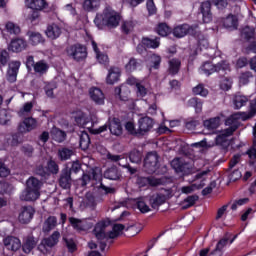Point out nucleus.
I'll list each match as a JSON object with an SVG mask.
<instances>
[{"mask_svg": "<svg viewBox=\"0 0 256 256\" xmlns=\"http://www.w3.org/2000/svg\"><path fill=\"white\" fill-rule=\"evenodd\" d=\"M121 21V14L115 11L111 6H106L103 13L97 14L94 23L99 27L106 25L107 27H118Z\"/></svg>", "mask_w": 256, "mask_h": 256, "instance_id": "f257e3e1", "label": "nucleus"}, {"mask_svg": "<svg viewBox=\"0 0 256 256\" xmlns=\"http://www.w3.org/2000/svg\"><path fill=\"white\" fill-rule=\"evenodd\" d=\"M107 227H109V221H100L96 224L94 228V235L98 241H103V239H115V237H119V233L125 229V225L115 224L112 231L107 234L105 233V229H107Z\"/></svg>", "mask_w": 256, "mask_h": 256, "instance_id": "f03ea898", "label": "nucleus"}, {"mask_svg": "<svg viewBox=\"0 0 256 256\" xmlns=\"http://www.w3.org/2000/svg\"><path fill=\"white\" fill-rule=\"evenodd\" d=\"M61 238V233L59 231H54L52 235L48 238H44L41 243L38 245V251L43 253V255H47V253H51V250L57 243H59V239Z\"/></svg>", "mask_w": 256, "mask_h": 256, "instance_id": "7ed1b4c3", "label": "nucleus"}, {"mask_svg": "<svg viewBox=\"0 0 256 256\" xmlns=\"http://www.w3.org/2000/svg\"><path fill=\"white\" fill-rule=\"evenodd\" d=\"M201 33L199 30L198 24H182L179 26H176L173 30L174 37H178L181 39V37H185V35H192L193 37H197Z\"/></svg>", "mask_w": 256, "mask_h": 256, "instance_id": "20e7f679", "label": "nucleus"}, {"mask_svg": "<svg viewBox=\"0 0 256 256\" xmlns=\"http://www.w3.org/2000/svg\"><path fill=\"white\" fill-rule=\"evenodd\" d=\"M66 53L68 57H72L74 61H83V59H87V48L81 44L69 46L66 49Z\"/></svg>", "mask_w": 256, "mask_h": 256, "instance_id": "39448f33", "label": "nucleus"}, {"mask_svg": "<svg viewBox=\"0 0 256 256\" xmlns=\"http://www.w3.org/2000/svg\"><path fill=\"white\" fill-rule=\"evenodd\" d=\"M173 197L171 190H162L161 192L154 194L150 197L149 203L153 209L161 207L168 199Z\"/></svg>", "mask_w": 256, "mask_h": 256, "instance_id": "423d86ee", "label": "nucleus"}, {"mask_svg": "<svg viewBox=\"0 0 256 256\" xmlns=\"http://www.w3.org/2000/svg\"><path fill=\"white\" fill-rule=\"evenodd\" d=\"M35 217V208L32 206H22L18 212V223L21 225H29Z\"/></svg>", "mask_w": 256, "mask_h": 256, "instance_id": "0eeeda50", "label": "nucleus"}, {"mask_svg": "<svg viewBox=\"0 0 256 256\" xmlns=\"http://www.w3.org/2000/svg\"><path fill=\"white\" fill-rule=\"evenodd\" d=\"M159 163V156L157 152H149L144 160V169L146 173H155Z\"/></svg>", "mask_w": 256, "mask_h": 256, "instance_id": "6e6552de", "label": "nucleus"}, {"mask_svg": "<svg viewBox=\"0 0 256 256\" xmlns=\"http://www.w3.org/2000/svg\"><path fill=\"white\" fill-rule=\"evenodd\" d=\"M107 159H109V161H113V163H118V165L121 167H125L128 169L129 173H131V175L137 173V169L131 168V166L127 164V158H125L123 155L108 154Z\"/></svg>", "mask_w": 256, "mask_h": 256, "instance_id": "1a4fd4ad", "label": "nucleus"}, {"mask_svg": "<svg viewBox=\"0 0 256 256\" xmlns=\"http://www.w3.org/2000/svg\"><path fill=\"white\" fill-rule=\"evenodd\" d=\"M153 125H155V122L150 117H142L138 121V133L140 135H145V133H149L153 129Z\"/></svg>", "mask_w": 256, "mask_h": 256, "instance_id": "9d476101", "label": "nucleus"}, {"mask_svg": "<svg viewBox=\"0 0 256 256\" xmlns=\"http://www.w3.org/2000/svg\"><path fill=\"white\" fill-rule=\"evenodd\" d=\"M3 243L8 251H19L21 249V240L15 236H7L3 239Z\"/></svg>", "mask_w": 256, "mask_h": 256, "instance_id": "9b49d317", "label": "nucleus"}, {"mask_svg": "<svg viewBox=\"0 0 256 256\" xmlns=\"http://www.w3.org/2000/svg\"><path fill=\"white\" fill-rule=\"evenodd\" d=\"M37 128V120L35 118H26L18 126V131L20 133H29L33 129Z\"/></svg>", "mask_w": 256, "mask_h": 256, "instance_id": "f8f14e48", "label": "nucleus"}, {"mask_svg": "<svg viewBox=\"0 0 256 256\" xmlns=\"http://www.w3.org/2000/svg\"><path fill=\"white\" fill-rule=\"evenodd\" d=\"M69 223L76 229V231H87V229H91V223L87 222L85 219H77L74 217L69 218Z\"/></svg>", "mask_w": 256, "mask_h": 256, "instance_id": "ddd939ff", "label": "nucleus"}, {"mask_svg": "<svg viewBox=\"0 0 256 256\" xmlns=\"http://www.w3.org/2000/svg\"><path fill=\"white\" fill-rule=\"evenodd\" d=\"M58 225L57 216H48L42 222V231L44 233H51Z\"/></svg>", "mask_w": 256, "mask_h": 256, "instance_id": "4468645a", "label": "nucleus"}, {"mask_svg": "<svg viewBox=\"0 0 256 256\" xmlns=\"http://www.w3.org/2000/svg\"><path fill=\"white\" fill-rule=\"evenodd\" d=\"M90 99L96 103V105H103L105 103V94L99 88H91L89 90Z\"/></svg>", "mask_w": 256, "mask_h": 256, "instance_id": "2eb2a0df", "label": "nucleus"}, {"mask_svg": "<svg viewBox=\"0 0 256 256\" xmlns=\"http://www.w3.org/2000/svg\"><path fill=\"white\" fill-rule=\"evenodd\" d=\"M71 170L64 169L60 175L59 185L62 189H71Z\"/></svg>", "mask_w": 256, "mask_h": 256, "instance_id": "dca6fc26", "label": "nucleus"}, {"mask_svg": "<svg viewBox=\"0 0 256 256\" xmlns=\"http://www.w3.org/2000/svg\"><path fill=\"white\" fill-rule=\"evenodd\" d=\"M41 196V192L37 190H31L26 188L20 194L21 201H37V199Z\"/></svg>", "mask_w": 256, "mask_h": 256, "instance_id": "f3484780", "label": "nucleus"}, {"mask_svg": "<svg viewBox=\"0 0 256 256\" xmlns=\"http://www.w3.org/2000/svg\"><path fill=\"white\" fill-rule=\"evenodd\" d=\"M211 5H213V2L209 0L201 4V13L205 23H211V19H213V15L211 14Z\"/></svg>", "mask_w": 256, "mask_h": 256, "instance_id": "a211bd4d", "label": "nucleus"}, {"mask_svg": "<svg viewBox=\"0 0 256 256\" xmlns=\"http://www.w3.org/2000/svg\"><path fill=\"white\" fill-rule=\"evenodd\" d=\"M26 48H27V42H25L22 38H17L12 40L9 45V50L13 51L14 53H19Z\"/></svg>", "mask_w": 256, "mask_h": 256, "instance_id": "6ab92c4d", "label": "nucleus"}, {"mask_svg": "<svg viewBox=\"0 0 256 256\" xmlns=\"http://www.w3.org/2000/svg\"><path fill=\"white\" fill-rule=\"evenodd\" d=\"M61 27L57 24H50L48 25L45 34L49 39H58L61 36Z\"/></svg>", "mask_w": 256, "mask_h": 256, "instance_id": "aec40b11", "label": "nucleus"}, {"mask_svg": "<svg viewBox=\"0 0 256 256\" xmlns=\"http://www.w3.org/2000/svg\"><path fill=\"white\" fill-rule=\"evenodd\" d=\"M37 247V239H35L33 236H27L24 239L23 245H22V251L24 253L29 254L33 249Z\"/></svg>", "mask_w": 256, "mask_h": 256, "instance_id": "412c9836", "label": "nucleus"}, {"mask_svg": "<svg viewBox=\"0 0 256 256\" xmlns=\"http://www.w3.org/2000/svg\"><path fill=\"white\" fill-rule=\"evenodd\" d=\"M119 77H121V71L119 68L112 67L108 71L106 81L109 85H114V83L119 81Z\"/></svg>", "mask_w": 256, "mask_h": 256, "instance_id": "4be33fe9", "label": "nucleus"}, {"mask_svg": "<svg viewBox=\"0 0 256 256\" xmlns=\"http://www.w3.org/2000/svg\"><path fill=\"white\" fill-rule=\"evenodd\" d=\"M109 130L110 133L116 137H121V135H123V126H121L119 119H113L110 122Z\"/></svg>", "mask_w": 256, "mask_h": 256, "instance_id": "5701e85b", "label": "nucleus"}, {"mask_svg": "<svg viewBox=\"0 0 256 256\" xmlns=\"http://www.w3.org/2000/svg\"><path fill=\"white\" fill-rule=\"evenodd\" d=\"M181 69V60L178 58H172L168 62V73L170 75H177Z\"/></svg>", "mask_w": 256, "mask_h": 256, "instance_id": "b1692460", "label": "nucleus"}, {"mask_svg": "<svg viewBox=\"0 0 256 256\" xmlns=\"http://www.w3.org/2000/svg\"><path fill=\"white\" fill-rule=\"evenodd\" d=\"M27 5L34 11H43L47 7V2L45 0H27Z\"/></svg>", "mask_w": 256, "mask_h": 256, "instance_id": "393cba45", "label": "nucleus"}, {"mask_svg": "<svg viewBox=\"0 0 256 256\" xmlns=\"http://www.w3.org/2000/svg\"><path fill=\"white\" fill-rule=\"evenodd\" d=\"M33 69L34 73L37 75H45L49 71V63H47L45 60H40L36 62Z\"/></svg>", "mask_w": 256, "mask_h": 256, "instance_id": "a878e982", "label": "nucleus"}, {"mask_svg": "<svg viewBox=\"0 0 256 256\" xmlns=\"http://www.w3.org/2000/svg\"><path fill=\"white\" fill-rule=\"evenodd\" d=\"M75 121L77 123V125H79L80 127H83L84 129H90L91 126V122L89 121V118H87V115H85V113L80 112L78 113V115L75 117Z\"/></svg>", "mask_w": 256, "mask_h": 256, "instance_id": "bb28decb", "label": "nucleus"}, {"mask_svg": "<svg viewBox=\"0 0 256 256\" xmlns=\"http://www.w3.org/2000/svg\"><path fill=\"white\" fill-rule=\"evenodd\" d=\"M51 137L54 139V141H57V143H63L67 137V134L65 131H62L57 127H53L51 130Z\"/></svg>", "mask_w": 256, "mask_h": 256, "instance_id": "cd10ccee", "label": "nucleus"}, {"mask_svg": "<svg viewBox=\"0 0 256 256\" xmlns=\"http://www.w3.org/2000/svg\"><path fill=\"white\" fill-rule=\"evenodd\" d=\"M227 243H229V236L226 235L217 243L215 250L212 251L209 254V256H212V255L221 256V252L223 251Z\"/></svg>", "mask_w": 256, "mask_h": 256, "instance_id": "c85d7f7f", "label": "nucleus"}, {"mask_svg": "<svg viewBox=\"0 0 256 256\" xmlns=\"http://www.w3.org/2000/svg\"><path fill=\"white\" fill-rule=\"evenodd\" d=\"M41 181L35 177H30L26 181V189H30L32 191H40L41 190Z\"/></svg>", "mask_w": 256, "mask_h": 256, "instance_id": "c756f323", "label": "nucleus"}, {"mask_svg": "<svg viewBox=\"0 0 256 256\" xmlns=\"http://www.w3.org/2000/svg\"><path fill=\"white\" fill-rule=\"evenodd\" d=\"M101 5V0H84L83 9L84 11H95V9H99Z\"/></svg>", "mask_w": 256, "mask_h": 256, "instance_id": "7c9ffc66", "label": "nucleus"}, {"mask_svg": "<svg viewBox=\"0 0 256 256\" xmlns=\"http://www.w3.org/2000/svg\"><path fill=\"white\" fill-rule=\"evenodd\" d=\"M104 177L111 181H117V179H120L121 173L116 167H112L104 172Z\"/></svg>", "mask_w": 256, "mask_h": 256, "instance_id": "2f4dec72", "label": "nucleus"}, {"mask_svg": "<svg viewBox=\"0 0 256 256\" xmlns=\"http://www.w3.org/2000/svg\"><path fill=\"white\" fill-rule=\"evenodd\" d=\"M141 67V61L135 59V58H130L128 63L125 65V70L127 73H133V71H137Z\"/></svg>", "mask_w": 256, "mask_h": 256, "instance_id": "473e14b6", "label": "nucleus"}, {"mask_svg": "<svg viewBox=\"0 0 256 256\" xmlns=\"http://www.w3.org/2000/svg\"><path fill=\"white\" fill-rule=\"evenodd\" d=\"M221 125V117L217 116L204 121V127L206 129H217Z\"/></svg>", "mask_w": 256, "mask_h": 256, "instance_id": "72a5a7b5", "label": "nucleus"}, {"mask_svg": "<svg viewBox=\"0 0 256 256\" xmlns=\"http://www.w3.org/2000/svg\"><path fill=\"white\" fill-rule=\"evenodd\" d=\"M204 187H205V182L201 181L199 184L195 183L190 186H183L181 188V192L186 195H189V193H193V191H195L197 189H203Z\"/></svg>", "mask_w": 256, "mask_h": 256, "instance_id": "f704fd0d", "label": "nucleus"}, {"mask_svg": "<svg viewBox=\"0 0 256 256\" xmlns=\"http://www.w3.org/2000/svg\"><path fill=\"white\" fill-rule=\"evenodd\" d=\"M219 70L220 68H217V66H214L211 62H205L200 68V71L204 73V75H211V73H215Z\"/></svg>", "mask_w": 256, "mask_h": 256, "instance_id": "c9c22d12", "label": "nucleus"}, {"mask_svg": "<svg viewBox=\"0 0 256 256\" xmlns=\"http://www.w3.org/2000/svg\"><path fill=\"white\" fill-rule=\"evenodd\" d=\"M142 45H144V47H147V49H157L159 45H161V43L159 42V38H143Z\"/></svg>", "mask_w": 256, "mask_h": 256, "instance_id": "e433bc0d", "label": "nucleus"}, {"mask_svg": "<svg viewBox=\"0 0 256 256\" xmlns=\"http://www.w3.org/2000/svg\"><path fill=\"white\" fill-rule=\"evenodd\" d=\"M91 145V138L87 132H82L80 135V147L83 151H87Z\"/></svg>", "mask_w": 256, "mask_h": 256, "instance_id": "4c0bfd02", "label": "nucleus"}, {"mask_svg": "<svg viewBox=\"0 0 256 256\" xmlns=\"http://www.w3.org/2000/svg\"><path fill=\"white\" fill-rule=\"evenodd\" d=\"M187 164L183 163V160L180 158H175L171 161V167L175 169L178 173H183L185 171V166Z\"/></svg>", "mask_w": 256, "mask_h": 256, "instance_id": "58836bf2", "label": "nucleus"}, {"mask_svg": "<svg viewBox=\"0 0 256 256\" xmlns=\"http://www.w3.org/2000/svg\"><path fill=\"white\" fill-rule=\"evenodd\" d=\"M226 29H237V17L229 15L224 19Z\"/></svg>", "mask_w": 256, "mask_h": 256, "instance_id": "ea45409f", "label": "nucleus"}, {"mask_svg": "<svg viewBox=\"0 0 256 256\" xmlns=\"http://www.w3.org/2000/svg\"><path fill=\"white\" fill-rule=\"evenodd\" d=\"M11 112L6 109L0 110V125H9L11 123Z\"/></svg>", "mask_w": 256, "mask_h": 256, "instance_id": "a19ab883", "label": "nucleus"}, {"mask_svg": "<svg viewBox=\"0 0 256 256\" xmlns=\"http://www.w3.org/2000/svg\"><path fill=\"white\" fill-rule=\"evenodd\" d=\"M5 27L10 35H19V33H21V28L13 22H7Z\"/></svg>", "mask_w": 256, "mask_h": 256, "instance_id": "79ce46f5", "label": "nucleus"}, {"mask_svg": "<svg viewBox=\"0 0 256 256\" xmlns=\"http://www.w3.org/2000/svg\"><path fill=\"white\" fill-rule=\"evenodd\" d=\"M248 101H249V98H247V96L237 95L234 98V105L237 109H241V107H244V105H247Z\"/></svg>", "mask_w": 256, "mask_h": 256, "instance_id": "37998d69", "label": "nucleus"}, {"mask_svg": "<svg viewBox=\"0 0 256 256\" xmlns=\"http://www.w3.org/2000/svg\"><path fill=\"white\" fill-rule=\"evenodd\" d=\"M33 110V102H27L23 107L18 111L19 117H25L31 113Z\"/></svg>", "mask_w": 256, "mask_h": 256, "instance_id": "c03bdc74", "label": "nucleus"}, {"mask_svg": "<svg viewBox=\"0 0 256 256\" xmlns=\"http://www.w3.org/2000/svg\"><path fill=\"white\" fill-rule=\"evenodd\" d=\"M188 107H194L196 113H201L203 109V103L197 98H191L188 101Z\"/></svg>", "mask_w": 256, "mask_h": 256, "instance_id": "a18cd8bd", "label": "nucleus"}, {"mask_svg": "<svg viewBox=\"0 0 256 256\" xmlns=\"http://www.w3.org/2000/svg\"><path fill=\"white\" fill-rule=\"evenodd\" d=\"M73 155V150L62 148L58 151V157L61 161H67V159H71Z\"/></svg>", "mask_w": 256, "mask_h": 256, "instance_id": "49530a36", "label": "nucleus"}, {"mask_svg": "<svg viewBox=\"0 0 256 256\" xmlns=\"http://www.w3.org/2000/svg\"><path fill=\"white\" fill-rule=\"evenodd\" d=\"M199 197L192 195V196H188L184 201H183V209H189V207H193V205H195V203H197Z\"/></svg>", "mask_w": 256, "mask_h": 256, "instance_id": "de8ad7c7", "label": "nucleus"}, {"mask_svg": "<svg viewBox=\"0 0 256 256\" xmlns=\"http://www.w3.org/2000/svg\"><path fill=\"white\" fill-rule=\"evenodd\" d=\"M29 39L32 45H39L43 41V37L41 36L40 33L37 32H29Z\"/></svg>", "mask_w": 256, "mask_h": 256, "instance_id": "09e8293b", "label": "nucleus"}, {"mask_svg": "<svg viewBox=\"0 0 256 256\" xmlns=\"http://www.w3.org/2000/svg\"><path fill=\"white\" fill-rule=\"evenodd\" d=\"M193 93L194 95H200L201 97H207V95H209V91L203 86V84H199L194 87Z\"/></svg>", "mask_w": 256, "mask_h": 256, "instance_id": "8fccbe9b", "label": "nucleus"}, {"mask_svg": "<svg viewBox=\"0 0 256 256\" xmlns=\"http://www.w3.org/2000/svg\"><path fill=\"white\" fill-rule=\"evenodd\" d=\"M142 157L143 155L139 150H133L132 152H130V155H129V159L131 163H141Z\"/></svg>", "mask_w": 256, "mask_h": 256, "instance_id": "3c124183", "label": "nucleus"}, {"mask_svg": "<svg viewBox=\"0 0 256 256\" xmlns=\"http://www.w3.org/2000/svg\"><path fill=\"white\" fill-rule=\"evenodd\" d=\"M242 37L244 39H253V37H255V29L246 26L242 29Z\"/></svg>", "mask_w": 256, "mask_h": 256, "instance_id": "603ef678", "label": "nucleus"}, {"mask_svg": "<svg viewBox=\"0 0 256 256\" xmlns=\"http://www.w3.org/2000/svg\"><path fill=\"white\" fill-rule=\"evenodd\" d=\"M169 31V26H167L165 23H160L157 27V33L161 37H167V35H169Z\"/></svg>", "mask_w": 256, "mask_h": 256, "instance_id": "864d4df0", "label": "nucleus"}, {"mask_svg": "<svg viewBox=\"0 0 256 256\" xmlns=\"http://www.w3.org/2000/svg\"><path fill=\"white\" fill-rule=\"evenodd\" d=\"M126 131H128L129 135H134L138 137L140 135L139 128L135 129V124L133 122H127L125 125Z\"/></svg>", "mask_w": 256, "mask_h": 256, "instance_id": "5fc2aeb1", "label": "nucleus"}, {"mask_svg": "<svg viewBox=\"0 0 256 256\" xmlns=\"http://www.w3.org/2000/svg\"><path fill=\"white\" fill-rule=\"evenodd\" d=\"M137 208L141 213H149V211H151V208H149V205L145 203V200H143V198L138 199Z\"/></svg>", "mask_w": 256, "mask_h": 256, "instance_id": "6e6d98bb", "label": "nucleus"}, {"mask_svg": "<svg viewBox=\"0 0 256 256\" xmlns=\"http://www.w3.org/2000/svg\"><path fill=\"white\" fill-rule=\"evenodd\" d=\"M150 63L153 69H159V66L161 65V56L157 54H152L150 56Z\"/></svg>", "mask_w": 256, "mask_h": 256, "instance_id": "4d7b16f0", "label": "nucleus"}, {"mask_svg": "<svg viewBox=\"0 0 256 256\" xmlns=\"http://www.w3.org/2000/svg\"><path fill=\"white\" fill-rule=\"evenodd\" d=\"M85 203L87 207H90L91 209L95 208V206L97 205V202L95 201V197L91 193L86 194Z\"/></svg>", "mask_w": 256, "mask_h": 256, "instance_id": "13d9d810", "label": "nucleus"}, {"mask_svg": "<svg viewBox=\"0 0 256 256\" xmlns=\"http://www.w3.org/2000/svg\"><path fill=\"white\" fill-rule=\"evenodd\" d=\"M96 59L101 65H105L106 67L107 65H109V56H107L106 54L99 52L98 54H96Z\"/></svg>", "mask_w": 256, "mask_h": 256, "instance_id": "bf43d9fd", "label": "nucleus"}, {"mask_svg": "<svg viewBox=\"0 0 256 256\" xmlns=\"http://www.w3.org/2000/svg\"><path fill=\"white\" fill-rule=\"evenodd\" d=\"M232 86H233V80H231L230 78L222 79L220 87L221 89H223V91H229V89H231Z\"/></svg>", "mask_w": 256, "mask_h": 256, "instance_id": "052dcab7", "label": "nucleus"}, {"mask_svg": "<svg viewBox=\"0 0 256 256\" xmlns=\"http://www.w3.org/2000/svg\"><path fill=\"white\" fill-rule=\"evenodd\" d=\"M47 168L48 171H50V173H53L54 175H57V173H59V165H57V163L53 160L48 161Z\"/></svg>", "mask_w": 256, "mask_h": 256, "instance_id": "680f3d73", "label": "nucleus"}, {"mask_svg": "<svg viewBox=\"0 0 256 256\" xmlns=\"http://www.w3.org/2000/svg\"><path fill=\"white\" fill-rule=\"evenodd\" d=\"M249 79H253V74L251 72L242 73L240 76L241 85H247V83H249Z\"/></svg>", "mask_w": 256, "mask_h": 256, "instance_id": "e2e57ef3", "label": "nucleus"}, {"mask_svg": "<svg viewBox=\"0 0 256 256\" xmlns=\"http://www.w3.org/2000/svg\"><path fill=\"white\" fill-rule=\"evenodd\" d=\"M134 27H135V22L134 21H125L122 24V29L125 33H131V31H133Z\"/></svg>", "mask_w": 256, "mask_h": 256, "instance_id": "0e129e2a", "label": "nucleus"}, {"mask_svg": "<svg viewBox=\"0 0 256 256\" xmlns=\"http://www.w3.org/2000/svg\"><path fill=\"white\" fill-rule=\"evenodd\" d=\"M146 7L149 15H155V13H157V7H155V2L153 0H147Z\"/></svg>", "mask_w": 256, "mask_h": 256, "instance_id": "69168bd1", "label": "nucleus"}, {"mask_svg": "<svg viewBox=\"0 0 256 256\" xmlns=\"http://www.w3.org/2000/svg\"><path fill=\"white\" fill-rule=\"evenodd\" d=\"M136 88L138 97H145V95H147V88L143 83L140 82L139 84H137Z\"/></svg>", "mask_w": 256, "mask_h": 256, "instance_id": "338daca9", "label": "nucleus"}, {"mask_svg": "<svg viewBox=\"0 0 256 256\" xmlns=\"http://www.w3.org/2000/svg\"><path fill=\"white\" fill-rule=\"evenodd\" d=\"M247 155L250 159V163L252 165H255L256 164V149L255 148H250L248 151H247Z\"/></svg>", "mask_w": 256, "mask_h": 256, "instance_id": "774afa93", "label": "nucleus"}]
</instances>
